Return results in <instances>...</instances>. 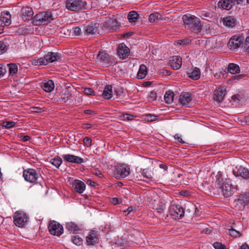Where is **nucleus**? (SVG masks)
<instances>
[{"instance_id": "16", "label": "nucleus", "mask_w": 249, "mask_h": 249, "mask_svg": "<svg viewBox=\"0 0 249 249\" xmlns=\"http://www.w3.org/2000/svg\"><path fill=\"white\" fill-rule=\"evenodd\" d=\"M226 91V89L223 87H219L217 88L214 90L213 94V100L219 102L222 101L224 99Z\"/></svg>"}, {"instance_id": "36", "label": "nucleus", "mask_w": 249, "mask_h": 249, "mask_svg": "<svg viewBox=\"0 0 249 249\" xmlns=\"http://www.w3.org/2000/svg\"><path fill=\"white\" fill-rule=\"evenodd\" d=\"M223 24L229 27H233L235 23V19L231 16L224 18L223 20Z\"/></svg>"}, {"instance_id": "38", "label": "nucleus", "mask_w": 249, "mask_h": 249, "mask_svg": "<svg viewBox=\"0 0 249 249\" xmlns=\"http://www.w3.org/2000/svg\"><path fill=\"white\" fill-rule=\"evenodd\" d=\"M66 228L69 231L73 232H76L79 230V228L77 225L72 222L67 223Z\"/></svg>"}, {"instance_id": "9", "label": "nucleus", "mask_w": 249, "mask_h": 249, "mask_svg": "<svg viewBox=\"0 0 249 249\" xmlns=\"http://www.w3.org/2000/svg\"><path fill=\"white\" fill-rule=\"evenodd\" d=\"M48 230L51 234L57 236H60L63 232V226L55 221L50 222Z\"/></svg>"}, {"instance_id": "11", "label": "nucleus", "mask_w": 249, "mask_h": 249, "mask_svg": "<svg viewBox=\"0 0 249 249\" xmlns=\"http://www.w3.org/2000/svg\"><path fill=\"white\" fill-rule=\"evenodd\" d=\"M244 38L242 36H233L228 42V47L231 50H235L241 46L243 47Z\"/></svg>"}, {"instance_id": "49", "label": "nucleus", "mask_w": 249, "mask_h": 249, "mask_svg": "<svg viewBox=\"0 0 249 249\" xmlns=\"http://www.w3.org/2000/svg\"><path fill=\"white\" fill-rule=\"evenodd\" d=\"M245 52L249 53V36L246 38V41L243 46Z\"/></svg>"}, {"instance_id": "45", "label": "nucleus", "mask_w": 249, "mask_h": 249, "mask_svg": "<svg viewBox=\"0 0 249 249\" xmlns=\"http://www.w3.org/2000/svg\"><path fill=\"white\" fill-rule=\"evenodd\" d=\"M6 67L2 64H0V78L2 77L6 73Z\"/></svg>"}, {"instance_id": "55", "label": "nucleus", "mask_w": 249, "mask_h": 249, "mask_svg": "<svg viewBox=\"0 0 249 249\" xmlns=\"http://www.w3.org/2000/svg\"><path fill=\"white\" fill-rule=\"evenodd\" d=\"M5 46L4 43L0 41V54H2L5 51Z\"/></svg>"}, {"instance_id": "35", "label": "nucleus", "mask_w": 249, "mask_h": 249, "mask_svg": "<svg viewBox=\"0 0 249 249\" xmlns=\"http://www.w3.org/2000/svg\"><path fill=\"white\" fill-rule=\"evenodd\" d=\"M153 173L150 170L147 169H143L142 172V175L143 177L142 179L146 180V179H151L153 178ZM139 180H142V178H139Z\"/></svg>"}, {"instance_id": "7", "label": "nucleus", "mask_w": 249, "mask_h": 249, "mask_svg": "<svg viewBox=\"0 0 249 249\" xmlns=\"http://www.w3.org/2000/svg\"><path fill=\"white\" fill-rule=\"evenodd\" d=\"M169 213L171 217L175 220L181 219L184 215L182 207L174 203H172L170 206Z\"/></svg>"}, {"instance_id": "56", "label": "nucleus", "mask_w": 249, "mask_h": 249, "mask_svg": "<svg viewBox=\"0 0 249 249\" xmlns=\"http://www.w3.org/2000/svg\"><path fill=\"white\" fill-rule=\"evenodd\" d=\"M93 175L99 177V178H103L104 177L103 174L102 173L99 171V170H95L93 172Z\"/></svg>"}, {"instance_id": "15", "label": "nucleus", "mask_w": 249, "mask_h": 249, "mask_svg": "<svg viewBox=\"0 0 249 249\" xmlns=\"http://www.w3.org/2000/svg\"><path fill=\"white\" fill-rule=\"evenodd\" d=\"M11 23V15L8 12H3L0 17V34H1L5 26H8Z\"/></svg>"}, {"instance_id": "60", "label": "nucleus", "mask_w": 249, "mask_h": 249, "mask_svg": "<svg viewBox=\"0 0 249 249\" xmlns=\"http://www.w3.org/2000/svg\"><path fill=\"white\" fill-rule=\"evenodd\" d=\"M243 77V75L242 74H239L235 76H232L231 77L232 80H240Z\"/></svg>"}, {"instance_id": "57", "label": "nucleus", "mask_w": 249, "mask_h": 249, "mask_svg": "<svg viewBox=\"0 0 249 249\" xmlns=\"http://www.w3.org/2000/svg\"><path fill=\"white\" fill-rule=\"evenodd\" d=\"M112 203L114 205H116V204L121 203V200L120 199L114 197V198H113L112 199Z\"/></svg>"}, {"instance_id": "52", "label": "nucleus", "mask_w": 249, "mask_h": 249, "mask_svg": "<svg viewBox=\"0 0 249 249\" xmlns=\"http://www.w3.org/2000/svg\"><path fill=\"white\" fill-rule=\"evenodd\" d=\"M213 247L215 249H225V246L219 242H215L213 244Z\"/></svg>"}, {"instance_id": "21", "label": "nucleus", "mask_w": 249, "mask_h": 249, "mask_svg": "<svg viewBox=\"0 0 249 249\" xmlns=\"http://www.w3.org/2000/svg\"><path fill=\"white\" fill-rule=\"evenodd\" d=\"M73 87H68L64 90L61 95V99L64 103L67 102L68 101L71 100L72 97V92L74 90Z\"/></svg>"}, {"instance_id": "28", "label": "nucleus", "mask_w": 249, "mask_h": 249, "mask_svg": "<svg viewBox=\"0 0 249 249\" xmlns=\"http://www.w3.org/2000/svg\"><path fill=\"white\" fill-rule=\"evenodd\" d=\"M147 73V69L144 64H142L139 67L138 72L137 73V77L139 79L144 78Z\"/></svg>"}, {"instance_id": "20", "label": "nucleus", "mask_w": 249, "mask_h": 249, "mask_svg": "<svg viewBox=\"0 0 249 249\" xmlns=\"http://www.w3.org/2000/svg\"><path fill=\"white\" fill-rule=\"evenodd\" d=\"M235 4L234 0H220L217 4L218 8L229 10L232 8Z\"/></svg>"}, {"instance_id": "63", "label": "nucleus", "mask_w": 249, "mask_h": 249, "mask_svg": "<svg viewBox=\"0 0 249 249\" xmlns=\"http://www.w3.org/2000/svg\"><path fill=\"white\" fill-rule=\"evenodd\" d=\"M30 139V137L28 136V135H25V136H24L22 139H21V141L23 142H27L28 141V140H29Z\"/></svg>"}, {"instance_id": "46", "label": "nucleus", "mask_w": 249, "mask_h": 249, "mask_svg": "<svg viewBox=\"0 0 249 249\" xmlns=\"http://www.w3.org/2000/svg\"><path fill=\"white\" fill-rule=\"evenodd\" d=\"M83 142L85 146L89 147L91 145L92 140L88 137H85L83 140Z\"/></svg>"}, {"instance_id": "53", "label": "nucleus", "mask_w": 249, "mask_h": 249, "mask_svg": "<svg viewBox=\"0 0 249 249\" xmlns=\"http://www.w3.org/2000/svg\"><path fill=\"white\" fill-rule=\"evenodd\" d=\"M133 211V208L132 207H128L126 210L123 211V213L124 215H127L131 212Z\"/></svg>"}, {"instance_id": "26", "label": "nucleus", "mask_w": 249, "mask_h": 249, "mask_svg": "<svg viewBox=\"0 0 249 249\" xmlns=\"http://www.w3.org/2000/svg\"><path fill=\"white\" fill-rule=\"evenodd\" d=\"M191 100V95L189 92L182 93L180 95L179 102L182 106H187Z\"/></svg>"}, {"instance_id": "32", "label": "nucleus", "mask_w": 249, "mask_h": 249, "mask_svg": "<svg viewBox=\"0 0 249 249\" xmlns=\"http://www.w3.org/2000/svg\"><path fill=\"white\" fill-rule=\"evenodd\" d=\"M235 228V224L233 223L232 226H231V228L229 230V234L231 236L233 237H239L242 235V233L241 231L237 230Z\"/></svg>"}, {"instance_id": "25", "label": "nucleus", "mask_w": 249, "mask_h": 249, "mask_svg": "<svg viewBox=\"0 0 249 249\" xmlns=\"http://www.w3.org/2000/svg\"><path fill=\"white\" fill-rule=\"evenodd\" d=\"M21 17L24 21L30 20L33 16L34 12L31 8L26 7L21 10Z\"/></svg>"}, {"instance_id": "19", "label": "nucleus", "mask_w": 249, "mask_h": 249, "mask_svg": "<svg viewBox=\"0 0 249 249\" xmlns=\"http://www.w3.org/2000/svg\"><path fill=\"white\" fill-rule=\"evenodd\" d=\"M62 157L66 161L69 162L81 164L84 161L83 159L73 155H63Z\"/></svg>"}, {"instance_id": "48", "label": "nucleus", "mask_w": 249, "mask_h": 249, "mask_svg": "<svg viewBox=\"0 0 249 249\" xmlns=\"http://www.w3.org/2000/svg\"><path fill=\"white\" fill-rule=\"evenodd\" d=\"M158 118V116L156 115H153L151 114H148L146 115V119L148 122H152L157 120Z\"/></svg>"}, {"instance_id": "5", "label": "nucleus", "mask_w": 249, "mask_h": 249, "mask_svg": "<svg viewBox=\"0 0 249 249\" xmlns=\"http://www.w3.org/2000/svg\"><path fill=\"white\" fill-rule=\"evenodd\" d=\"M23 177L26 181L30 183H40L41 176L35 169L29 168L24 170L23 172Z\"/></svg>"}, {"instance_id": "62", "label": "nucleus", "mask_w": 249, "mask_h": 249, "mask_svg": "<svg viewBox=\"0 0 249 249\" xmlns=\"http://www.w3.org/2000/svg\"><path fill=\"white\" fill-rule=\"evenodd\" d=\"M160 167L164 169V170H167L168 168V166L165 163H161L160 164Z\"/></svg>"}, {"instance_id": "23", "label": "nucleus", "mask_w": 249, "mask_h": 249, "mask_svg": "<svg viewBox=\"0 0 249 249\" xmlns=\"http://www.w3.org/2000/svg\"><path fill=\"white\" fill-rule=\"evenodd\" d=\"M86 244L88 245H94L98 243L97 233L95 231H91L87 236Z\"/></svg>"}, {"instance_id": "64", "label": "nucleus", "mask_w": 249, "mask_h": 249, "mask_svg": "<svg viewBox=\"0 0 249 249\" xmlns=\"http://www.w3.org/2000/svg\"><path fill=\"white\" fill-rule=\"evenodd\" d=\"M239 249H249V246L246 243L243 244Z\"/></svg>"}, {"instance_id": "51", "label": "nucleus", "mask_w": 249, "mask_h": 249, "mask_svg": "<svg viewBox=\"0 0 249 249\" xmlns=\"http://www.w3.org/2000/svg\"><path fill=\"white\" fill-rule=\"evenodd\" d=\"M148 98L149 100L150 101L155 100L157 98L156 92L154 91H151L148 96Z\"/></svg>"}, {"instance_id": "13", "label": "nucleus", "mask_w": 249, "mask_h": 249, "mask_svg": "<svg viewBox=\"0 0 249 249\" xmlns=\"http://www.w3.org/2000/svg\"><path fill=\"white\" fill-rule=\"evenodd\" d=\"M232 173L236 177H241L246 179L249 178V171L242 166H236L233 169Z\"/></svg>"}, {"instance_id": "8", "label": "nucleus", "mask_w": 249, "mask_h": 249, "mask_svg": "<svg viewBox=\"0 0 249 249\" xmlns=\"http://www.w3.org/2000/svg\"><path fill=\"white\" fill-rule=\"evenodd\" d=\"M150 205L153 209L160 214L163 213L165 209L164 199L159 196L151 199Z\"/></svg>"}, {"instance_id": "14", "label": "nucleus", "mask_w": 249, "mask_h": 249, "mask_svg": "<svg viewBox=\"0 0 249 249\" xmlns=\"http://www.w3.org/2000/svg\"><path fill=\"white\" fill-rule=\"evenodd\" d=\"M249 203V196L246 194H241L236 200V206L239 210H243L245 206Z\"/></svg>"}, {"instance_id": "58", "label": "nucleus", "mask_w": 249, "mask_h": 249, "mask_svg": "<svg viewBox=\"0 0 249 249\" xmlns=\"http://www.w3.org/2000/svg\"><path fill=\"white\" fill-rule=\"evenodd\" d=\"M81 29L79 27H76L74 29V34L76 36L80 35Z\"/></svg>"}, {"instance_id": "39", "label": "nucleus", "mask_w": 249, "mask_h": 249, "mask_svg": "<svg viewBox=\"0 0 249 249\" xmlns=\"http://www.w3.org/2000/svg\"><path fill=\"white\" fill-rule=\"evenodd\" d=\"M9 69V75L14 76L17 73L18 71V65L15 63H10L7 65Z\"/></svg>"}, {"instance_id": "22", "label": "nucleus", "mask_w": 249, "mask_h": 249, "mask_svg": "<svg viewBox=\"0 0 249 249\" xmlns=\"http://www.w3.org/2000/svg\"><path fill=\"white\" fill-rule=\"evenodd\" d=\"M170 66L174 70H178L182 65V59L179 56H172L169 61Z\"/></svg>"}, {"instance_id": "41", "label": "nucleus", "mask_w": 249, "mask_h": 249, "mask_svg": "<svg viewBox=\"0 0 249 249\" xmlns=\"http://www.w3.org/2000/svg\"><path fill=\"white\" fill-rule=\"evenodd\" d=\"M161 19V15L157 12L151 14L149 16V21L150 22H155L156 20Z\"/></svg>"}, {"instance_id": "10", "label": "nucleus", "mask_w": 249, "mask_h": 249, "mask_svg": "<svg viewBox=\"0 0 249 249\" xmlns=\"http://www.w3.org/2000/svg\"><path fill=\"white\" fill-rule=\"evenodd\" d=\"M96 61L102 65H112L113 58L105 52H99L96 57Z\"/></svg>"}, {"instance_id": "30", "label": "nucleus", "mask_w": 249, "mask_h": 249, "mask_svg": "<svg viewBox=\"0 0 249 249\" xmlns=\"http://www.w3.org/2000/svg\"><path fill=\"white\" fill-rule=\"evenodd\" d=\"M98 31L96 24H90L85 27V32L87 35L94 34Z\"/></svg>"}, {"instance_id": "12", "label": "nucleus", "mask_w": 249, "mask_h": 249, "mask_svg": "<svg viewBox=\"0 0 249 249\" xmlns=\"http://www.w3.org/2000/svg\"><path fill=\"white\" fill-rule=\"evenodd\" d=\"M59 59L60 56L58 53L49 52L43 57L40 58L39 61L41 64L46 65L49 63H53Z\"/></svg>"}, {"instance_id": "18", "label": "nucleus", "mask_w": 249, "mask_h": 249, "mask_svg": "<svg viewBox=\"0 0 249 249\" xmlns=\"http://www.w3.org/2000/svg\"><path fill=\"white\" fill-rule=\"evenodd\" d=\"M15 225L18 227H21L24 225L27 221V218L25 214L17 212L14 217Z\"/></svg>"}, {"instance_id": "31", "label": "nucleus", "mask_w": 249, "mask_h": 249, "mask_svg": "<svg viewBox=\"0 0 249 249\" xmlns=\"http://www.w3.org/2000/svg\"><path fill=\"white\" fill-rule=\"evenodd\" d=\"M139 18V14L137 12L132 11L130 12L127 16L129 21L132 24H134Z\"/></svg>"}, {"instance_id": "47", "label": "nucleus", "mask_w": 249, "mask_h": 249, "mask_svg": "<svg viewBox=\"0 0 249 249\" xmlns=\"http://www.w3.org/2000/svg\"><path fill=\"white\" fill-rule=\"evenodd\" d=\"M121 119L124 121H130L133 119V116L128 114H124L121 116Z\"/></svg>"}, {"instance_id": "24", "label": "nucleus", "mask_w": 249, "mask_h": 249, "mask_svg": "<svg viewBox=\"0 0 249 249\" xmlns=\"http://www.w3.org/2000/svg\"><path fill=\"white\" fill-rule=\"evenodd\" d=\"M72 185L75 191L79 194L82 193L86 188L85 183L82 181L77 179L73 181Z\"/></svg>"}, {"instance_id": "40", "label": "nucleus", "mask_w": 249, "mask_h": 249, "mask_svg": "<svg viewBox=\"0 0 249 249\" xmlns=\"http://www.w3.org/2000/svg\"><path fill=\"white\" fill-rule=\"evenodd\" d=\"M62 162V159L59 156L55 157L50 160V163L56 168H58L61 164Z\"/></svg>"}, {"instance_id": "59", "label": "nucleus", "mask_w": 249, "mask_h": 249, "mask_svg": "<svg viewBox=\"0 0 249 249\" xmlns=\"http://www.w3.org/2000/svg\"><path fill=\"white\" fill-rule=\"evenodd\" d=\"M224 73H223V72L222 71H218L217 72H216L214 74V77L217 79H218L220 77L221 75H222L223 76L224 75Z\"/></svg>"}, {"instance_id": "1", "label": "nucleus", "mask_w": 249, "mask_h": 249, "mask_svg": "<svg viewBox=\"0 0 249 249\" xmlns=\"http://www.w3.org/2000/svg\"><path fill=\"white\" fill-rule=\"evenodd\" d=\"M215 186L221 190L225 197L231 196L234 192V188L231 185V181L228 179L224 181L221 175L219 173L215 176Z\"/></svg>"}, {"instance_id": "2", "label": "nucleus", "mask_w": 249, "mask_h": 249, "mask_svg": "<svg viewBox=\"0 0 249 249\" xmlns=\"http://www.w3.org/2000/svg\"><path fill=\"white\" fill-rule=\"evenodd\" d=\"M65 6L68 11L71 12H78L92 8L89 0H67Z\"/></svg>"}, {"instance_id": "17", "label": "nucleus", "mask_w": 249, "mask_h": 249, "mask_svg": "<svg viewBox=\"0 0 249 249\" xmlns=\"http://www.w3.org/2000/svg\"><path fill=\"white\" fill-rule=\"evenodd\" d=\"M117 53L120 58L124 59L129 55L130 50L124 43H121L118 47Z\"/></svg>"}, {"instance_id": "33", "label": "nucleus", "mask_w": 249, "mask_h": 249, "mask_svg": "<svg viewBox=\"0 0 249 249\" xmlns=\"http://www.w3.org/2000/svg\"><path fill=\"white\" fill-rule=\"evenodd\" d=\"M174 93L171 90H169L165 92L164 95V101L168 104H171L174 100Z\"/></svg>"}, {"instance_id": "34", "label": "nucleus", "mask_w": 249, "mask_h": 249, "mask_svg": "<svg viewBox=\"0 0 249 249\" xmlns=\"http://www.w3.org/2000/svg\"><path fill=\"white\" fill-rule=\"evenodd\" d=\"M228 71L232 74L238 73L240 71V68L237 64L230 63L228 67Z\"/></svg>"}, {"instance_id": "3", "label": "nucleus", "mask_w": 249, "mask_h": 249, "mask_svg": "<svg viewBox=\"0 0 249 249\" xmlns=\"http://www.w3.org/2000/svg\"><path fill=\"white\" fill-rule=\"evenodd\" d=\"M185 28L196 33L200 32L201 25L199 18L192 15H185L182 17Z\"/></svg>"}, {"instance_id": "4", "label": "nucleus", "mask_w": 249, "mask_h": 249, "mask_svg": "<svg viewBox=\"0 0 249 249\" xmlns=\"http://www.w3.org/2000/svg\"><path fill=\"white\" fill-rule=\"evenodd\" d=\"M53 19L52 11H44L39 13L34 17L33 23L35 25H45Z\"/></svg>"}, {"instance_id": "27", "label": "nucleus", "mask_w": 249, "mask_h": 249, "mask_svg": "<svg viewBox=\"0 0 249 249\" xmlns=\"http://www.w3.org/2000/svg\"><path fill=\"white\" fill-rule=\"evenodd\" d=\"M41 88L46 92H51L54 88L53 81L50 80L42 83Z\"/></svg>"}, {"instance_id": "37", "label": "nucleus", "mask_w": 249, "mask_h": 249, "mask_svg": "<svg viewBox=\"0 0 249 249\" xmlns=\"http://www.w3.org/2000/svg\"><path fill=\"white\" fill-rule=\"evenodd\" d=\"M200 76V70L197 68H195L191 72L189 73V77L195 80H198Z\"/></svg>"}, {"instance_id": "43", "label": "nucleus", "mask_w": 249, "mask_h": 249, "mask_svg": "<svg viewBox=\"0 0 249 249\" xmlns=\"http://www.w3.org/2000/svg\"><path fill=\"white\" fill-rule=\"evenodd\" d=\"M106 22L108 24V27L112 28L117 25L116 19L111 18H106Z\"/></svg>"}, {"instance_id": "6", "label": "nucleus", "mask_w": 249, "mask_h": 249, "mask_svg": "<svg viewBox=\"0 0 249 249\" xmlns=\"http://www.w3.org/2000/svg\"><path fill=\"white\" fill-rule=\"evenodd\" d=\"M130 169L129 165L120 163L118 164L113 171L115 177L118 179L124 178L130 174Z\"/></svg>"}, {"instance_id": "54", "label": "nucleus", "mask_w": 249, "mask_h": 249, "mask_svg": "<svg viewBox=\"0 0 249 249\" xmlns=\"http://www.w3.org/2000/svg\"><path fill=\"white\" fill-rule=\"evenodd\" d=\"M174 138L176 140L178 141V142H180V143H185V142L184 141L182 140V139H181V136L178 135V134H176L175 136H174Z\"/></svg>"}, {"instance_id": "42", "label": "nucleus", "mask_w": 249, "mask_h": 249, "mask_svg": "<svg viewBox=\"0 0 249 249\" xmlns=\"http://www.w3.org/2000/svg\"><path fill=\"white\" fill-rule=\"evenodd\" d=\"M71 240L74 244L77 246H80L83 243V239L79 235L72 236Z\"/></svg>"}, {"instance_id": "44", "label": "nucleus", "mask_w": 249, "mask_h": 249, "mask_svg": "<svg viewBox=\"0 0 249 249\" xmlns=\"http://www.w3.org/2000/svg\"><path fill=\"white\" fill-rule=\"evenodd\" d=\"M15 124L16 123L12 121H6L3 123V126L8 129L14 127Z\"/></svg>"}, {"instance_id": "61", "label": "nucleus", "mask_w": 249, "mask_h": 249, "mask_svg": "<svg viewBox=\"0 0 249 249\" xmlns=\"http://www.w3.org/2000/svg\"><path fill=\"white\" fill-rule=\"evenodd\" d=\"M87 184L91 186H95L96 183L95 182L89 179L87 181Z\"/></svg>"}, {"instance_id": "29", "label": "nucleus", "mask_w": 249, "mask_h": 249, "mask_svg": "<svg viewBox=\"0 0 249 249\" xmlns=\"http://www.w3.org/2000/svg\"><path fill=\"white\" fill-rule=\"evenodd\" d=\"M103 97L106 99H109L112 96V86L107 85L105 87L102 93Z\"/></svg>"}, {"instance_id": "50", "label": "nucleus", "mask_w": 249, "mask_h": 249, "mask_svg": "<svg viewBox=\"0 0 249 249\" xmlns=\"http://www.w3.org/2000/svg\"><path fill=\"white\" fill-rule=\"evenodd\" d=\"M85 94L87 95H94V92L91 88H85L83 91Z\"/></svg>"}]
</instances>
